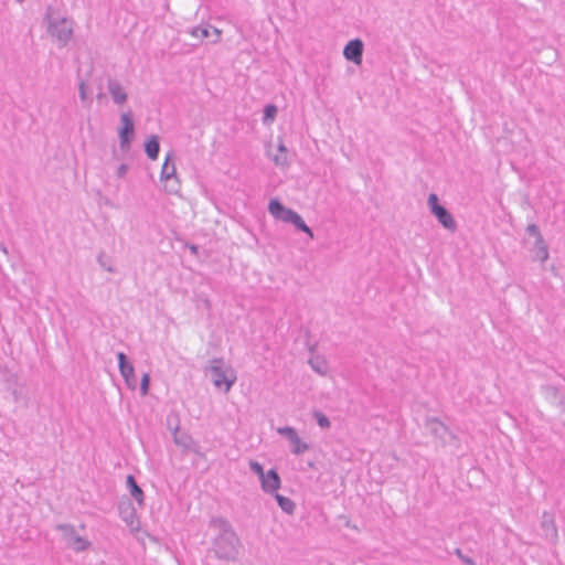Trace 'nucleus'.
Returning a JSON list of instances; mask_svg holds the SVG:
<instances>
[{"label": "nucleus", "mask_w": 565, "mask_h": 565, "mask_svg": "<svg viewBox=\"0 0 565 565\" xmlns=\"http://www.w3.org/2000/svg\"><path fill=\"white\" fill-rule=\"evenodd\" d=\"M210 526L218 531L213 542V551L216 557L235 561L242 544L230 521L222 516H215L211 519Z\"/></svg>", "instance_id": "nucleus-1"}, {"label": "nucleus", "mask_w": 565, "mask_h": 565, "mask_svg": "<svg viewBox=\"0 0 565 565\" xmlns=\"http://www.w3.org/2000/svg\"><path fill=\"white\" fill-rule=\"evenodd\" d=\"M45 20H47V32L58 41L61 47L65 46L73 35L72 22L66 18L53 20L50 12H46Z\"/></svg>", "instance_id": "nucleus-2"}, {"label": "nucleus", "mask_w": 565, "mask_h": 565, "mask_svg": "<svg viewBox=\"0 0 565 565\" xmlns=\"http://www.w3.org/2000/svg\"><path fill=\"white\" fill-rule=\"evenodd\" d=\"M212 362L213 364L209 369L212 382L215 387L224 388V392L227 393L236 382V375L232 369H223V359H214Z\"/></svg>", "instance_id": "nucleus-3"}, {"label": "nucleus", "mask_w": 565, "mask_h": 565, "mask_svg": "<svg viewBox=\"0 0 565 565\" xmlns=\"http://www.w3.org/2000/svg\"><path fill=\"white\" fill-rule=\"evenodd\" d=\"M430 213L437 218L441 226L450 232L457 230V223L452 214L439 202L436 193H430L427 199Z\"/></svg>", "instance_id": "nucleus-4"}, {"label": "nucleus", "mask_w": 565, "mask_h": 565, "mask_svg": "<svg viewBox=\"0 0 565 565\" xmlns=\"http://www.w3.org/2000/svg\"><path fill=\"white\" fill-rule=\"evenodd\" d=\"M119 146L121 151L130 150L131 142L135 138V120L131 110L120 115V127L118 128Z\"/></svg>", "instance_id": "nucleus-5"}, {"label": "nucleus", "mask_w": 565, "mask_h": 565, "mask_svg": "<svg viewBox=\"0 0 565 565\" xmlns=\"http://www.w3.org/2000/svg\"><path fill=\"white\" fill-rule=\"evenodd\" d=\"M117 361H118V369L124 377V381L129 390H136L137 387V377L135 374V367L130 360L128 359L127 354L124 352H118L116 354Z\"/></svg>", "instance_id": "nucleus-6"}, {"label": "nucleus", "mask_w": 565, "mask_h": 565, "mask_svg": "<svg viewBox=\"0 0 565 565\" xmlns=\"http://www.w3.org/2000/svg\"><path fill=\"white\" fill-rule=\"evenodd\" d=\"M118 513L120 519L130 527L139 529V519L137 518L136 508L129 498H122L118 502Z\"/></svg>", "instance_id": "nucleus-7"}, {"label": "nucleus", "mask_w": 565, "mask_h": 565, "mask_svg": "<svg viewBox=\"0 0 565 565\" xmlns=\"http://www.w3.org/2000/svg\"><path fill=\"white\" fill-rule=\"evenodd\" d=\"M364 44L359 38L350 40L343 49V56L347 61L361 64L363 58Z\"/></svg>", "instance_id": "nucleus-8"}, {"label": "nucleus", "mask_w": 565, "mask_h": 565, "mask_svg": "<svg viewBox=\"0 0 565 565\" xmlns=\"http://www.w3.org/2000/svg\"><path fill=\"white\" fill-rule=\"evenodd\" d=\"M262 490L265 493L273 494L278 491L281 486V479L278 471L275 468L269 469L264 473V477L259 479Z\"/></svg>", "instance_id": "nucleus-9"}, {"label": "nucleus", "mask_w": 565, "mask_h": 565, "mask_svg": "<svg viewBox=\"0 0 565 565\" xmlns=\"http://www.w3.org/2000/svg\"><path fill=\"white\" fill-rule=\"evenodd\" d=\"M268 212L276 220L286 223L294 210L285 206L278 198H271L268 202Z\"/></svg>", "instance_id": "nucleus-10"}, {"label": "nucleus", "mask_w": 565, "mask_h": 565, "mask_svg": "<svg viewBox=\"0 0 565 565\" xmlns=\"http://www.w3.org/2000/svg\"><path fill=\"white\" fill-rule=\"evenodd\" d=\"M425 427L436 438L440 439L443 444H446V435L449 433V428L437 417H427L425 420Z\"/></svg>", "instance_id": "nucleus-11"}, {"label": "nucleus", "mask_w": 565, "mask_h": 565, "mask_svg": "<svg viewBox=\"0 0 565 565\" xmlns=\"http://www.w3.org/2000/svg\"><path fill=\"white\" fill-rule=\"evenodd\" d=\"M541 527L544 532V536L555 542L558 537L557 527L555 525L554 515L550 512H543Z\"/></svg>", "instance_id": "nucleus-12"}, {"label": "nucleus", "mask_w": 565, "mask_h": 565, "mask_svg": "<svg viewBox=\"0 0 565 565\" xmlns=\"http://www.w3.org/2000/svg\"><path fill=\"white\" fill-rule=\"evenodd\" d=\"M107 88L115 104L122 105L127 102L128 95L117 79L108 78Z\"/></svg>", "instance_id": "nucleus-13"}, {"label": "nucleus", "mask_w": 565, "mask_h": 565, "mask_svg": "<svg viewBox=\"0 0 565 565\" xmlns=\"http://www.w3.org/2000/svg\"><path fill=\"white\" fill-rule=\"evenodd\" d=\"M173 443L182 447L184 450H186L189 447H192L194 445V439L192 436L185 431H180V419H177V424L173 426Z\"/></svg>", "instance_id": "nucleus-14"}, {"label": "nucleus", "mask_w": 565, "mask_h": 565, "mask_svg": "<svg viewBox=\"0 0 565 565\" xmlns=\"http://www.w3.org/2000/svg\"><path fill=\"white\" fill-rule=\"evenodd\" d=\"M126 486L129 490L130 495L136 500L139 507H143L145 504V492L141 487L137 483V480L134 475H128L126 477Z\"/></svg>", "instance_id": "nucleus-15"}, {"label": "nucleus", "mask_w": 565, "mask_h": 565, "mask_svg": "<svg viewBox=\"0 0 565 565\" xmlns=\"http://www.w3.org/2000/svg\"><path fill=\"white\" fill-rule=\"evenodd\" d=\"M145 152L150 160H157L160 152V140L157 135H151L145 141Z\"/></svg>", "instance_id": "nucleus-16"}, {"label": "nucleus", "mask_w": 565, "mask_h": 565, "mask_svg": "<svg viewBox=\"0 0 565 565\" xmlns=\"http://www.w3.org/2000/svg\"><path fill=\"white\" fill-rule=\"evenodd\" d=\"M286 223L292 224L297 231L305 233L309 237L313 238V231L306 224L302 216L298 212L294 211Z\"/></svg>", "instance_id": "nucleus-17"}, {"label": "nucleus", "mask_w": 565, "mask_h": 565, "mask_svg": "<svg viewBox=\"0 0 565 565\" xmlns=\"http://www.w3.org/2000/svg\"><path fill=\"white\" fill-rule=\"evenodd\" d=\"M532 252L534 253L533 258L544 263L548 258V246L542 237V242H539V238H535Z\"/></svg>", "instance_id": "nucleus-18"}, {"label": "nucleus", "mask_w": 565, "mask_h": 565, "mask_svg": "<svg viewBox=\"0 0 565 565\" xmlns=\"http://www.w3.org/2000/svg\"><path fill=\"white\" fill-rule=\"evenodd\" d=\"M273 494H274V498H275L277 504L284 512H286L289 515L294 514V512L296 510V504L291 499L280 494L278 492H275Z\"/></svg>", "instance_id": "nucleus-19"}, {"label": "nucleus", "mask_w": 565, "mask_h": 565, "mask_svg": "<svg viewBox=\"0 0 565 565\" xmlns=\"http://www.w3.org/2000/svg\"><path fill=\"white\" fill-rule=\"evenodd\" d=\"M311 369L320 375H326L328 373L329 366L323 356L313 355L308 361Z\"/></svg>", "instance_id": "nucleus-20"}, {"label": "nucleus", "mask_w": 565, "mask_h": 565, "mask_svg": "<svg viewBox=\"0 0 565 565\" xmlns=\"http://www.w3.org/2000/svg\"><path fill=\"white\" fill-rule=\"evenodd\" d=\"M214 34L216 38L220 36V31L211 25H199L192 29L191 34L201 40L210 38L211 34Z\"/></svg>", "instance_id": "nucleus-21"}, {"label": "nucleus", "mask_w": 565, "mask_h": 565, "mask_svg": "<svg viewBox=\"0 0 565 565\" xmlns=\"http://www.w3.org/2000/svg\"><path fill=\"white\" fill-rule=\"evenodd\" d=\"M542 391L546 399H548L553 404H563L562 396L556 386L547 384L542 386Z\"/></svg>", "instance_id": "nucleus-22"}, {"label": "nucleus", "mask_w": 565, "mask_h": 565, "mask_svg": "<svg viewBox=\"0 0 565 565\" xmlns=\"http://www.w3.org/2000/svg\"><path fill=\"white\" fill-rule=\"evenodd\" d=\"M170 154H167L166 161L161 169V179L166 181H170L172 178L175 177V167L174 163H170Z\"/></svg>", "instance_id": "nucleus-23"}, {"label": "nucleus", "mask_w": 565, "mask_h": 565, "mask_svg": "<svg viewBox=\"0 0 565 565\" xmlns=\"http://www.w3.org/2000/svg\"><path fill=\"white\" fill-rule=\"evenodd\" d=\"M278 114V108L275 104H267L263 110V122L265 125L271 124Z\"/></svg>", "instance_id": "nucleus-24"}, {"label": "nucleus", "mask_w": 565, "mask_h": 565, "mask_svg": "<svg viewBox=\"0 0 565 565\" xmlns=\"http://www.w3.org/2000/svg\"><path fill=\"white\" fill-rule=\"evenodd\" d=\"M278 154H275L273 157V161L275 162L276 166H286L288 163V159H287V148L285 146V143L282 141H280L278 143Z\"/></svg>", "instance_id": "nucleus-25"}, {"label": "nucleus", "mask_w": 565, "mask_h": 565, "mask_svg": "<svg viewBox=\"0 0 565 565\" xmlns=\"http://www.w3.org/2000/svg\"><path fill=\"white\" fill-rule=\"evenodd\" d=\"M97 263L99 266L108 273H115L116 269L113 267V259L105 252H100L97 255Z\"/></svg>", "instance_id": "nucleus-26"}, {"label": "nucleus", "mask_w": 565, "mask_h": 565, "mask_svg": "<svg viewBox=\"0 0 565 565\" xmlns=\"http://www.w3.org/2000/svg\"><path fill=\"white\" fill-rule=\"evenodd\" d=\"M89 545L90 543L78 534L76 536H72V542L68 544V546L72 547L75 552L85 551L89 547Z\"/></svg>", "instance_id": "nucleus-27"}, {"label": "nucleus", "mask_w": 565, "mask_h": 565, "mask_svg": "<svg viewBox=\"0 0 565 565\" xmlns=\"http://www.w3.org/2000/svg\"><path fill=\"white\" fill-rule=\"evenodd\" d=\"M57 530L62 532L67 545L72 542V536L77 535L75 527L71 524H58Z\"/></svg>", "instance_id": "nucleus-28"}, {"label": "nucleus", "mask_w": 565, "mask_h": 565, "mask_svg": "<svg viewBox=\"0 0 565 565\" xmlns=\"http://www.w3.org/2000/svg\"><path fill=\"white\" fill-rule=\"evenodd\" d=\"M277 433L287 438L291 444L296 443L299 437L297 430L291 426L279 427Z\"/></svg>", "instance_id": "nucleus-29"}, {"label": "nucleus", "mask_w": 565, "mask_h": 565, "mask_svg": "<svg viewBox=\"0 0 565 565\" xmlns=\"http://www.w3.org/2000/svg\"><path fill=\"white\" fill-rule=\"evenodd\" d=\"M312 415L318 426L321 427L322 429H328L331 427L330 419L322 412L315 411Z\"/></svg>", "instance_id": "nucleus-30"}, {"label": "nucleus", "mask_w": 565, "mask_h": 565, "mask_svg": "<svg viewBox=\"0 0 565 565\" xmlns=\"http://www.w3.org/2000/svg\"><path fill=\"white\" fill-rule=\"evenodd\" d=\"M294 445V448H292V452L295 455H301L303 452H306L307 450H309L310 446L302 441L299 437L297 438L296 443H292Z\"/></svg>", "instance_id": "nucleus-31"}, {"label": "nucleus", "mask_w": 565, "mask_h": 565, "mask_svg": "<svg viewBox=\"0 0 565 565\" xmlns=\"http://www.w3.org/2000/svg\"><path fill=\"white\" fill-rule=\"evenodd\" d=\"M150 387V375L148 373H143L140 380V394L141 396H146L149 393Z\"/></svg>", "instance_id": "nucleus-32"}, {"label": "nucleus", "mask_w": 565, "mask_h": 565, "mask_svg": "<svg viewBox=\"0 0 565 565\" xmlns=\"http://www.w3.org/2000/svg\"><path fill=\"white\" fill-rule=\"evenodd\" d=\"M525 233L529 236H533L534 238H539V242H542V233L536 224H529L525 228Z\"/></svg>", "instance_id": "nucleus-33"}, {"label": "nucleus", "mask_w": 565, "mask_h": 565, "mask_svg": "<svg viewBox=\"0 0 565 565\" xmlns=\"http://www.w3.org/2000/svg\"><path fill=\"white\" fill-rule=\"evenodd\" d=\"M249 469L250 471H253L255 475H257V477L260 479L262 477H264V467L260 462H258L257 460H249Z\"/></svg>", "instance_id": "nucleus-34"}, {"label": "nucleus", "mask_w": 565, "mask_h": 565, "mask_svg": "<svg viewBox=\"0 0 565 565\" xmlns=\"http://www.w3.org/2000/svg\"><path fill=\"white\" fill-rule=\"evenodd\" d=\"M177 419H180L177 413H170L167 417V427L171 435H173V426L177 424Z\"/></svg>", "instance_id": "nucleus-35"}, {"label": "nucleus", "mask_w": 565, "mask_h": 565, "mask_svg": "<svg viewBox=\"0 0 565 565\" xmlns=\"http://www.w3.org/2000/svg\"><path fill=\"white\" fill-rule=\"evenodd\" d=\"M455 554L467 565H476L475 561L462 554V551L460 548L455 550Z\"/></svg>", "instance_id": "nucleus-36"}, {"label": "nucleus", "mask_w": 565, "mask_h": 565, "mask_svg": "<svg viewBox=\"0 0 565 565\" xmlns=\"http://www.w3.org/2000/svg\"><path fill=\"white\" fill-rule=\"evenodd\" d=\"M78 92H79V98L82 102L87 100V93H86V83L85 81H81L78 84Z\"/></svg>", "instance_id": "nucleus-37"}, {"label": "nucleus", "mask_w": 565, "mask_h": 565, "mask_svg": "<svg viewBox=\"0 0 565 565\" xmlns=\"http://www.w3.org/2000/svg\"><path fill=\"white\" fill-rule=\"evenodd\" d=\"M129 170V166L127 163H121L118 168H117V171H116V174L118 178H125L127 172Z\"/></svg>", "instance_id": "nucleus-38"}, {"label": "nucleus", "mask_w": 565, "mask_h": 565, "mask_svg": "<svg viewBox=\"0 0 565 565\" xmlns=\"http://www.w3.org/2000/svg\"><path fill=\"white\" fill-rule=\"evenodd\" d=\"M446 436L449 437L448 440L446 439V444H450V445H454V446H458L459 445V438L452 431L449 430V433H447Z\"/></svg>", "instance_id": "nucleus-39"}, {"label": "nucleus", "mask_w": 565, "mask_h": 565, "mask_svg": "<svg viewBox=\"0 0 565 565\" xmlns=\"http://www.w3.org/2000/svg\"><path fill=\"white\" fill-rule=\"evenodd\" d=\"M186 450H188V451H192V452H194L195 455H199V456H201V457H203V456H204V455L201 452V447H200L199 443H198V441H195V440H194V445H192V447H189Z\"/></svg>", "instance_id": "nucleus-40"}, {"label": "nucleus", "mask_w": 565, "mask_h": 565, "mask_svg": "<svg viewBox=\"0 0 565 565\" xmlns=\"http://www.w3.org/2000/svg\"><path fill=\"white\" fill-rule=\"evenodd\" d=\"M188 248L190 249L191 254L198 255L199 254V246L195 244H189Z\"/></svg>", "instance_id": "nucleus-41"}, {"label": "nucleus", "mask_w": 565, "mask_h": 565, "mask_svg": "<svg viewBox=\"0 0 565 565\" xmlns=\"http://www.w3.org/2000/svg\"><path fill=\"white\" fill-rule=\"evenodd\" d=\"M179 190V182L177 181L175 184H171L170 189H168L169 193H177Z\"/></svg>", "instance_id": "nucleus-42"}, {"label": "nucleus", "mask_w": 565, "mask_h": 565, "mask_svg": "<svg viewBox=\"0 0 565 565\" xmlns=\"http://www.w3.org/2000/svg\"><path fill=\"white\" fill-rule=\"evenodd\" d=\"M14 402H18L20 399V392L18 388H12L11 391Z\"/></svg>", "instance_id": "nucleus-43"}, {"label": "nucleus", "mask_w": 565, "mask_h": 565, "mask_svg": "<svg viewBox=\"0 0 565 565\" xmlns=\"http://www.w3.org/2000/svg\"><path fill=\"white\" fill-rule=\"evenodd\" d=\"M102 97H104V94H103V93H99V94L97 95V98H102Z\"/></svg>", "instance_id": "nucleus-44"}, {"label": "nucleus", "mask_w": 565, "mask_h": 565, "mask_svg": "<svg viewBox=\"0 0 565 565\" xmlns=\"http://www.w3.org/2000/svg\"><path fill=\"white\" fill-rule=\"evenodd\" d=\"M113 156H114L116 159H118L117 153H116V150H114Z\"/></svg>", "instance_id": "nucleus-45"}, {"label": "nucleus", "mask_w": 565, "mask_h": 565, "mask_svg": "<svg viewBox=\"0 0 565 565\" xmlns=\"http://www.w3.org/2000/svg\"><path fill=\"white\" fill-rule=\"evenodd\" d=\"M1 249L7 253V248L4 246H1Z\"/></svg>", "instance_id": "nucleus-46"}, {"label": "nucleus", "mask_w": 565, "mask_h": 565, "mask_svg": "<svg viewBox=\"0 0 565 565\" xmlns=\"http://www.w3.org/2000/svg\"><path fill=\"white\" fill-rule=\"evenodd\" d=\"M309 350H310L311 352H313V350H315V345L310 347V348H309Z\"/></svg>", "instance_id": "nucleus-47"}]
</instances>
